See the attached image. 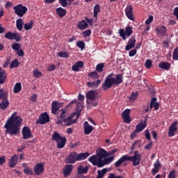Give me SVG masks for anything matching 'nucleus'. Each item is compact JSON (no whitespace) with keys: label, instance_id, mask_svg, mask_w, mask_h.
Here are the masks:
<instances>
[{"label":"nucleus","instance_id":"44","mask_svg":"<svg viewBox=\"0 0 178 178\" xmlns=\"http://www.w3.org/2000/svg\"><path fill=\"white\" fill-rule=\"evenodd\" d=\"M14 36H15V33L8 31L5 34L4 38L9 40H14Z\"/></svg>","mask_w":178,"mask_h":178},{"label":"nucleus","instance_id":"46","mask_svg":"<svg viewBox=\"0 0 178 178\" xmlns=\"http://www.w3.org/2000/svg\"><path fill=\"white\" fill-rule=\"evenodd\" d=\"M24 174L27 175H33V170L29 166H26L24 169Z\"/></svg>","mask_w":178,"mask_h":178},{"label":"nucleus","instance_id":"22","mask_svg":"<svg viewBox=\"0 0 178 178\" xmlns=\"http://www.w3.org/2000/svg\"><path fill=\"white\" fill-rule=\"evenodd\" d=\"M73 168L74 166L72 164H67L65 165L64 170L63 172V174L65 177L70 175V173L72 172V171H73Z\"/></svg>","mask_w":178,"mask_h":178},{"label":"nucleus","instance_id":"30","mask_svg":"<svg viewBox=\"0 0 178 178\" xmlns=\"http://www.w3.org/2000/svg\"><path fill=\"white\" fill-rule=\"evenodd\" d=\"M159 68L169 71L170 69V63L169 62L161 61L160 63H159Z\"/></svg>","mask_w":178,"mask_h":178},{"label":"nucleus","instance_id":"43","mask_svg":"<svg viewBox=\"0 0 178 178\" xmlns=\"http://www.w3.org/2000/svg\"><path fill=\"white\" fill-rule=\"evenodd\" d=\"M141 145V140H136L133 145L131 147V149L134 151V149H136L137 148H140Z\"/></svg>","mask_w":178,"mask_h":178},{"label":"nucleus","instance_id":"62","mask_svg":"<svg viewBox=\"0 0 178 178\" xmlns=\"http://www.w3.org/2000/svg\"><path fill=\"white\" fill-rule=\"evenodd\" d=\"M17 51V55L18 56H19V57H23V56H24L25 53H24V51H23L22 49H18Z\"/></svg>","mask_w":178,"mask_h":178},{"label":"nucleus","instance_id":"15","mask_svg":"<svg viewBox=\"0 0 178 178\" xmlns=\"http://www.w3.org/2000/svg\"><path fill=\"white\" fill-rule=\"evenodd\" d=\"M126 17L131 21H134L133 6L131 4H127L124 10Z\"/></svg>","mask_w":178,"mask_h":178},{"label":"nucleus","instance_id":"37","mask_svg":"<svg viewBox=\"0 0 178 178\" xmlns=\"http://www.w3.org/2000/svg\"><path fill=\"white\" fill-rule=\"evenodd\" d=\"M22 90V83H16L13 88V92L17 94L21 92Z\"/></svg>","mask_w":178,"mask_h":178},{"label":"nucleus","instance_id":"3","mask_svg":"<svg viewBox=\"0 0 178 178\" xmlns=\"http://www.w3.org/2000/svg\"><path fill=\"white\" fill-rule=\"evenodd\" d=\"M113 73L109 74L102 83L103 90H107L112 86L120 85L123 81V76L122 74H117L115 77L113 76Z\"/></svg>","mask_w":178,"mask_h":178},{"label":"nucleus","instance_id":"8","mask_svg":"<svg viewBox=\"0 0 178 178\" xmlns=\"http://www.w3.org/2000/svg\"><path fill=\"white\" fill-rule=\"evenodd\" d=\"M133 27L127 26L125 29H120L118 31L119 36L122 40L125 41L128 38H129L133 34Z\"/></svg>","mask_w":178,"mask_h":178},{"label":"nucleus","instance_id":"56","mask_svg":"<svg viewBox=\"0 0 178 178\" xmlns=\"http://www.w3.org/2000/svg\"><path fill=\"white\" fill-rule=\"evenodd\" d=\"M13 40H15L17 42H19L21 41V36L19 33H15Z\"/></svg>","mask_w":178,"mask_h":178},{"label":"nucleus","instance_id":"57","mask_svg":"<svg viewBox=\"0 0 178 178\" xmlns=\"http://www.w3.org/2000/svg\"><path fill=\"white\" fill-rule=\"evenodd\" d=\"M153 19H154V17L152 15H149L148 17V19L145 21V24L149 25L153 22Z\"/></svg>","mask_w":178,"mask_h":178},{"label":"nucleus","instance_id":"12","mask_svg":"<svg viewBox=\"0 0 178 178\" xmlns=\"http://www.w3.org/2000/svg\"><path fill=\"white\" fill-rule=\"evenodd\" d=\"M177 124H178V120H175L169 127L168 133V137H173L176 135V132L178 130Z\"/></svg>","mask_w":178,"mask_h":178},{"label":"nucleus","instance_id":"42","mask_svg":"<svg viewBox=\"0 0 178 178\" xmlns=\"http://www.w3.org/2000/svg\"><path fill=\"white\" fill-rule=\"evenodd\" d=\"M104 67H105V63H101L96 65V71L99 73H102L104 72Z\"/></svg>","mask_w":178,"mask_h":178},{"label":"nucleus","instance_id":"34","mask_svg":"<svg viewBox=\"0 0 178 178\" xmlns=\"http://www.w3.org/2000/svg\"><path fill=\"white\" fill-rule=\"evenodd\" d=\"M77 172L79 175L81 174H87L88 172V166H83V165H80L77 169Z\"/></svg>","mask_w":178,"mask_h":178},{"label":"nucleus","instance_id":"11","mask_svg":"<svg viewBox=\"0 0 178 178\" xmlns=\"http://www.w3.org/2000/svg\"><path fill=\"white\" fill-rule=\"evenodd\" d=\"M50 122V117L47 112L41 113L39 115V118L35 121L36 124H45Z\"/></svg>","mask_w":178,"mask_h":178},{"label":"nucleus","instance_id":"2","mask_svg":"<svg viewBox=\"0 0 178 178\" xmlns=\"http://www.w3.org/2000/svg\"><path fill=\"white\" fill-rule=\"evenodd\" d=\"M141 159H142V154L139 151L136 150L134 152L133 156H129L127 154L122 155L121 158H120L115 163V168H118L120 167L124 162L129 161L132 162V165L136 167L140 165Z\"/></svg>","mask_w":178,"mask_h":178},{"label":"nucleus","instance_id":"41","mask_svg":"<svg viewBox=\"0 0 178 178\" xmlns=\"http://www.w3.org/2000/svg\"><path fill=\"white\" fill-rule=\"evenodd\" d=\"M34 25V22L33 20L30 21V22L26 23L24 25V29L25 31H28L33 29Z\"/></svg>","mask_w":178,"mask_h":178},{"label":"nucleus","instance_id":"35","mask_svg":"<svg viewBox=\"0 0 178 178\" xmlns=\"http://www.w3.org/2000/svg\"><path fill=\"white\" fill-rule=\"evenodd\" d=\"M101 13V6L99 4H96L94 6V10H93V17L97 19L98 18V14Z\"/></svg>","mask_w":178,"mask_h":178},{"label":"nucleus","instance_id":"60","mask_svg":"<svg viewBox=\"0 0 178 178\" xmlns=\"http://www.w3.org/2000/svg\"><path fill=\"white\" fill-rule=\"evenodd\" d=\"M168 178H176L175 170L173 169L170 171Z\"/></svg>","mask_w":178,"mask_h":178},{"label":"nucleus","instance_id":"61","mask_svg":"<svg viewBox=\"0 0 178 178\" xmlns=\"http://www.w3.org/2000/svg\"><path fill=\"white\" fill-rule=\"evenodd\" d=\"M56 69V66L55 64H51L50 65L48 66V71L49 72H53L55 71Z\"/></svg>","mask_w":178,"mask_h":178},{"label":"nucleus","instance_id":"33","mask_svg":"<svg viewBox=\"0 0 178 178\" xmlns=\"http://www.w3.org/2000/svg\"><path fill=\"white\" fill-rule=\"evenodd\" d=\"M100 84H101V79H97V81H95L93 82L88 81L87 83L88 87L90 88H98V86H99Z\"/></svg>","mask_w":178,"mask_h":178},{"label":"nucleus","instance_id":"23","mask_svg":"<svg viewBox=\"0 0 178 178\" xmlns=\"http://www.w3.org/2000/svg\"><path fill=\"white\" fill-rule=\"evenodd\" d=\"M136 42V40L134 37L129 38V40L127 42V45L125 47V51H129L131 49L134 48Z\"/></svg>","mask_w":178,"mask_h":178},{"label":"nucleus","instance_id":"9","mask_svg":"<svg viewBox=\"0 0 178 178\" xmlns=\"http://www.w3.org/2000/svg\"><path fill=\"white\" fill-rule=\"evenodd\" d=\"M88 161L92 163L94 166H97L98 168H102L105 165L104 160H102V158H98L97 155L90 156Z\"/></svg>","mask_w":178,"mask_h":178},{"label":"nucleus","instance_id":"31","mask_svg":"<svg viewBox=\"0 0 178 178\" xmlns=\"http://www.w3.org/2000/svg\"><path fill=\"white\" fill-rule=\"evenodd\" d=\"M96 156H97V159H104V157L108 156L107 152L104 149L101 148L97 152Z\"/></svg>","mask_w":178,"mask_h":178},{"label":"nucleus","instance_id":"55","mask_svg":"<svg viewBox=\"0 0 178 178\" xmlns=\"http://www.w3.org/2000/svg\"><path fill=\"white\" fill-rule=\"evenodd\" d=\"M85 21L91 26L94 25V19L92 18L88 19L87 17H85Z\"/></svg>","mask_w":178,"mask_h":178},{"label":"nucleus","instance_id":"63","mask_svg":"<svg viewBox=\"0 0 178 178\" xmlns=\"http://www.w3.org/2000/svg\"><path fill=\"white\" fill-rule=\"evenodd\" d=\"M137 53V50L136 49H132V50H130L129 51V57H134Z\"/></svg>","mask_w":178,"mask_h":178},{"label":"nucleus","instance_id":"13","mask_svg":"<svg viewBox=\"0 0 178 178\" xmlns=\"http://www.w3.org/2000/svg\"><path fill=\"white\" fill-rule=\"evenodd\" d=\"M76 161H77L76 152H71L65 159V162L69 164H74Z\"/></svg>","mask_w":178,"mask_h":178},{"label":"nucleus","instance_id":"32","mask_svg":"<svg viewBox=\"0 0 178 178\" xmlns=\"http://www.w3.org/2000/svg\"><path fill=\"white\" fill-rule=\"evenodd\" d=\"M24 22L22 18H19L16 20V27L19 31H22Z\"/></svg>","mask_w":178,"mask_h":178},{"label":"nucleus","instance_id":"25","mask_svg":"<svg viewBox=\"0 0 178 178\" xmlns=\"http://www.w3.org/2000/svg\"><path fill=\"white\" fill-rule=\"evenodd\" d=\"M161 166V163H160L159 160L157 159L156 161L154 163V168H152L151 172L152 175H155L157 174L159 171V168Z\"/></svg>","mask_w":178,"mask_h":178},{"label":"nucleus","instance_id":"50","mask_svg":"<svg viewBox=\"0 0 178 178\" xmlns=\"http://www.w3.org/2000/svg\"><path fill=\"white\" fill-rule=\"evenodd\" d=\"M173 60H178V47H176L172 54Z\"/></svg>","mask_w":178,"mask_h":178},{"label":"nucleus","instance_id":"16","mask_svg":"<svg viewBox=\"0 0 178 178\" xmlns=\"http://www.w3.org/2000/svg\"><path fill=\"white\" fill-rule=\"evenodd\" d=\"M63 106V103L58 102V101H53L51 103V113L56 114L60 108Z\"/></svg>","mask_w":178,"mask_h":178},{"label":"nucleus","instance_id":"4","mask_svg":"<svg viewBox=\"0 0 178 178\" xmlns=\"http://www.w3.org/2000/svg\"><path fill=\"white\" fill-rule=\"evenodd\" d=\"M60 112L61 113H60V115L57 117L56 124L69 127L77 122L79 115H77L76 119H73V115H69V113L65 109L62 108Z\"/></svg>","mask_w":178,"mask_h":178},{"label":"nucleus","instance_id":"29","mask_svg":"<svg viewBox=\"0 0 178 178\" xmlns=\"http://www.w3.org/2000/svg\"><path fill=\"white\" fill-rule=\"evenodd\" d=\"M90 154L88 152H81L79 154H77V161L86 160L88 156H90Z\"/></svg>","mask_w":178,"mask_h":178},{"label":"nucleus","instance_id":"52","mask_svg":"<svg viewBox=\"0 0 178 178\" xmlns=\"http://www.w3.org/2000/svg\"><path fill=\"white\" fill-rule=\"evenodd\" d=\"M152 60L150 59H147L145 63V67L147 69H150L152 67Z\"/></svg>","mask_w":178,"mask_h":178},{"label":"nucleus","instance_id":"5","mask_svg":"<svg viewBox=\"0 0 178 178\" xmlns=\"http://www.w3.org/2000/svg\"><path fill=\"white\" fill-rule=\"evenodd\" d=\"M87 99L86 103L91 108L97 107L98 106V102L99 99L97 97V91L92 90H88L86 95Z\"/></svg>","mask_w":178,"mask_h":178},{"label":"nucleus","instance_id":"38","mask_svg":"<svg viewBox=\"0 0 178 178\" xmlns=\"http://www.w3.org/2000/svg\"><path fill=\"white\" fill-rule=\"evenodd\" d=\"M89 79L97 80L99 78V74L97 72H91L88 74Z\"/></svg>","mask_w":178,"mask_h":178},{"label":"nucleus","instance_id":"45","mask_svg":"<svg viewBox=\"0 0 178 178\" xmlns=\"http://www.w3.org/2000/svg\"><path fill=\"white\" fill-rule=\"evenodd\" d=\"M76 47L81 50H84V49H86V42H84L83 40H79L76 42Z\"/></svg>","mask_w":178,"mask_h":178},{"label":"nucleus","instance_id":"40","mask_svg":"<svg viewBox=\"0 0 178 178\" xmlns=\"http://www.w3.org/2000/svg\"><path fill=\"white\" fill-rule=\"evenodd\" d=\"M19 66V62L18 59H15L11 61L10 65V69L13 70L15 68H17Z\"/></svg>","mask_w":178,"mask_h":178},{"label":"nucleus","instance_id":"27","mask_svg":"<svg viewBox=\"0 0 178 178\" xmlns=\"http://www.w3.org/2000/svg\"><path fill=\"white\" fill-rule=\"evenodd\" d=\"M56 15L60 18H63L67 13L65 9L62 7H59L56 9Z\"/></svg>","mask_w":178,"mask_h":178},{"label":"nucleus","instance_id":"59","mask_svg":"<svg viewBox=\"0 0 178 178\" xmlns=\"http://www.w3.org/2000/svg\"><path fill=\"white\" fill-rule=\"evenodd\" d=\"M10 58H7L6 60H5L4 63L3 64V67L7 68L8 66L10 65Z\"/></svg>","mask_w":178,"mask_h":178},{"label":"nucleus","instance_id":"1","mask_svg":"<svg viewBox=\"0 0 178 178\" xmlns=\"http://www.w3.org/2000/svg\"><path fill=\"white\" fill-rule=\"evenodd\" d=\"M17 112H14L10 117L6 120L4 124L5 134L10 136L20 134L21 124L23 119L20 116H17Z\"/></svg>","mask_w":178,"mask_h":178},{"label":"nucleus","instance_id":"17","mask_svg":"<svg viewBox=\"0 0 178 178\" xmlns=\"http://www.w3.org/2000/svg\"><path fill=\"white\" fill-rule=\"evenodd\" d=\"M34 172L36 175H40L42 173H43L45 170L44 165L42 163H38L34 166Z\"/></svg>","mask_w":178,"mask_h":178},{"label":"nucleus","instance_id":"47","mask_svg":"<svg viewBox=\"0 0 178 178\" xmlns=\"http://www.w3.org/2000/svg\"><path fill=\"white\" fill-rule=\"evenodd\" d=\"M33 74L35 79H39L42 76V72H40L39 70L36 69L33 70Z\"/></svg>","mask_w":178,"mask_h":178},{"label":"nucleus","instance_id":"28","mask_svg":"<svg viewBox=\"0 0 178 178\" xmlns=\"http://www.w3.org/2000/svg\"><path fill=\"white\" fill-rule=\"evenodd\" d=\"M155 31L157 33L158 35H161V37H164L166 35V28L165 26H159L155 29Z\"/></svg>","mask_w":178,"mask_h":178},{"label":"nucleus","instance_id":"7","mask_svg":"<svg viewBox=\"0 0 178 178\" xmlns=\"http://www.w3.org/2000/svg\"><path fill=\"white\" fill-rule=\"evenodd\" d=\"M0 99L2 101L0 103L1 110L5 111L10 106V102L6 95V92L4 90H0Z\"/></svg>","mask_w":178,"mask_h":178},{"label":"nucleus","instance_id":"21","mask_svg":"<svg viewBox=\"0 0 178 178\" xmlns=\"http://www.w3.org/2000/svg\"><path fill=\"white\" fill-rule=\"evenodd\" d=\"M147 127V118H144L143 122V120H141V122L140 124H138L136 126V130L135 132L140 133L145 128Z\"/></svg>","mask_w":178,"mask_h":178},{"label":"nucleus","instance_id":"26","mask_svg":"<svg viewBox=\"0 0 178 178\" xmlns=\"http://www.w3.org/2000/svg\"><path fill=\"white\" fill-rule=\"evenodd\" d=\"M83 66H84V62L79 60L76 62L75 64L72 65V70L74 72H79L80 68H83Z\"/></svg>","mask_w":178,"mask_h":178},{"label":"nucleus","instance_id":"20","mask_svg":"<svg viewBox=\"0 0 178 178\" xmlns=\"http://www.w3.org/2000/svg\"><path fill=\"white\" fill-rule=\"evenodd\" d=\"M19 160V155L18 154H14L11 156V158L8 160V164L10 168H15Z\"/></svg>","mask_w":178,"mask_h":178},{"label":"nucleus","instance_id":"36","mask_svg":"<svg viewBox=\"0 0 178 178\" xmlns=\"http://www.w3.org/2000/svg\"><path fill=\"white\" fill-rule=\"evenodd\" d=\"M7 75L5 70L0 72V84L3 85L6 83Z\"/></svg>","mask_w":178,"mask_h":178},{"label":"nucleus","instance_id":"19","mask_svg":"<svg viewBox=\"0 0 178 178\" xmlns=\"http://www.w3.org/2000/svg\"><path fill=\"white\" fill-rule=\"evenodd\" d=\"M94 131V127L90 124L88 121H85L83 123V132L85 135H90L91 132Z\"/></svg>","mask_w":178,"mask_h":178},{"label":"nucleus","instance_id":"54","mask_svg":"<svg viewBox=\"0 0 178 178\" xmlns=\"http://www.w3.org/2000/svg\"><path fill=\"white\" fill-rule=\"evenodd\" d=\"M58 2L63 8L67 7V0H58Z\"/></svg>","mask_w":178,"mask_h":178},{"label":"nucleus","instance_id":"18","mask_svg":"<svg viewBox=\"0 0 178 178\" xmlns=\"http://www.w3.org/2000/svg\"><path fill=\"white\" fill-rule=\"evenodd\" d=\"M129 113L130 109L129 108L125 109L122 113V119L123 120V122L126 124H130L131 121Z\"/></svg>","mask_w":178,"mask_h":178},{"label":"nucleus","instance_id":"10","mask_svg":"<svg viewBox=\"0 0 178 178\" xmlns=\"http://www.w3.org/2000/svg\"><path fill=\"white\" fill-rule=\"evenodd\" d=\"M13 10H15V14L19 17H23L28 12V8L22 4L14 6Z\"/></svg>","mask_w":178,"mask_h":178},{"label":"nucleus","instance_id":"6","mask_svg":"<svg viewBox=\"0 0 178 178\" xmlns=\"http://www.w3.org/2000/svg\"><path fill=\"white\" fill-rule=\"evenodd\" d=\"M52 140L56 142V147L58 149H63L66 145V137L60 136L58 131L54 132Z\"/></svg>","mask_w":178,"mask_h":178},{"label":"nucleus","instance_id":"51","mask_svg":"<svg viewBox=\"0 0 178 178\" xmlns=\"http://www.w3.org/2000/svg\"><path fill=\"white\" fill-rule=\"evenodd\" d=\"M20 47H21V45L19 43H14L12 44V49L14 51H19Z\"/></svg>","mask_w":178,"mask_h":178},{"label":"nucleus","instance_id":"64","mask_svg":"<svg viewBox=\"0 0 178 178\" xmlns=\"http://www.w3.org/2000/svg\"><path fill=\"white\" fill-rule=\"evenodd\" d=\"M173 15L176 17L177 19L178 20V7H176L174 9Z\"/></svg>","mask_w":178,"mask_h":178},{"label":"nucleus","instance_id":"39","mask_svg":"<svg viewBox=\"0 0 178 178\" xmlns=\"http://www.w3.org/2000/svg\"><path fill=\"white\" fill-rule=\"evenodd\" d=\"M138 95H139V94L138 92H133L129 98V102L131 103H134L138 97Z\"/></svg>","mask_w":178,"mask_h":178},{"label":"nucleus","instance_id":"49","mask_svg":"<svg viewBox=\"0 0 178 178\" xmlns=\"http://www.w3.org/2000/svg\"><path fill=\"white\" fill-rule=\"evenodd\" d=\"M58 56L62 58H69V54L66 51H61L58 53Z\"/></svg>","mask_w":178,"mask_h":178},{"label":"nucleus","instance_id":"58","mask_svg":"<svg viewBox=\"0 0 178 178\" xmlns=\"http://www.w3.org/2000/svg\"><path fill=\"white\" fill-rule=\"evenodd\" d=\"M117 152H118V149L114 148L113 149H111L109 152H107V156H111L115 154V153H116Z\"/></svg>","mask_w":178,"mask_h":178},{"label":"nucleus","instance_id":"24","mask_svg":"<svg viewBox=\"0 0 178 178\" xmlns=\"http://www.w3.org/2000/svg\"><path fill=\"white\" fill-rule=\"evenodd\" d=\"M76 26L79 30L84 31L88 29V23H87L86 20L83 19L80 22H78Z\"/></svg>","mask_w":178,"mask_h":178},{"label":"nucleus","instance_id":"48","mask_svg":"<svg viewBox=\"0 0 178 178\" xmlns=\"http://www.w3.org/2000/svg\"><path fill=\"white\" fill-rule=\"evenodd\" d=\"M106 171H107L106 168H103L102 170H97V173H98L97 178H99V177H100V178L104 177V176L106 173Z\"/></svg>","mask_w":178,"mask_h":178},{"label":"nucleus","instance_id":"53","mask_svg":"<svg viewBox=\"0 0 178 178\" xmlns=\"http://www.w3.org/2000/svg\"><path fill=\"white\" fill-rule=\"evenodd\" d=\"M82 35H83L84 38L90 37L91 35V30L90 29H88V30L84 31L82 33Z\"/></svg>","mask_w":178,"mask_h":178},{"label":"nucleus","instance_id":"14","mask_svg":"<svg viewBox=\"0 0 178 178\" xmlns=\"http://www.w3.org/2000/svg\"><path fill=\"white\" fill-rule=\"evenodd\" d=\"M22 134L24 140L30 139L33 136V134L30 127L24 126L22 129Z\"/></svg>","mask_w":178,"mask_h":178}]
</instances>
